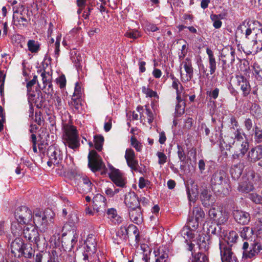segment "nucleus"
Instances as JSON below:
<instances>
[{
    "label": "nucleus",
    "mask_w": 262,
    "mask_h": 262,
    "mask_svg": "<svg viewBox=\"0 0 262 262\" xmlns=\"http://www.w3.org/2000/svg\"><path fill=\"white\" fill-rule=\"evenodd\" d=\"M193 216L194 218L200 220L204 216V213L200 208L195 207L193 210Z\"/></svg>",
    "instance_id": "09e8293b"
},
{
    "label": "nucleus",
    "mask_w": 262,
    "mask_h": 262,
    "mask_svg": "<svg viewBox=\"0 0 262 262\" xmlns=\"http://www.w3.org/2000/svg\"><path fill=\"white\" fill-rule=\"evenodd\" d=\"M63 140L65 145L73 149L77 148L80 145L76 129L73 126L66 128Z\"/></svg>",
    "instance_id": "39448f33"
},
{
    "label": "nucleus",
    "mask_w": 262,
    "mask_h": 262,
    "mask_svg": "<svg viewBox=\"0 0 262 262\" xmlns=\"http://www.w3.org/2000/svg\"><path fill=\"white\" fill-rule=\"evenodd\" d=\"M142 91L145 95H146V97L158 99V96L157 92L152 90L148 87H146L145 86H142Z\"/></svg>",
    "instance_id": "37998d69"
},
{
    "label": "nucleus",
    "mask_w": 262,
    "mask_h": 262,
    "mask_svg": "<svg viewBox=\"0 0 262 262\" xmlns=\"http://www.w3.org/2000/svg\"><path fill=\"white\" fill-rule=\"evenodd\" d=\"M125 36L127 37L136 39L140 36V33L137 30H131L125 33Z\"/></svg>",
    "instance_id": "5fc2aeb1"
},
{
    "label": "nucleus",
    "mask_w": 262,
    "mask_h": 262,
    "mask_svg": "<svg viewBox=\"0 0 262 262\" xmlns=\"http://www.w3.org/2000/svg\"><path fill=\"white\" fill-rule=\"evenodd\" d=\"M108 170L110 177L114 184L117 186L123 187L125 184V180L119 170L109 165Z\"/></svg>",
    "instance_id": "6e6552de"
},
{
    "label": "nucleus",
    "mask_w": 262,
    "mask_h": 262,
    "mask_svg": "<svg viewBox=\"0 0 262 262\" xmlns=\"http://www.w3.org/2000/svg\"><path fill=\"white\" fill-rule=\"evenodd\" d=\"M183 64H184V68L186 74L185 76H184L181 73V79L183 82H186L190 81L192 78L193 71L191 61L189 58H186L183 62Z\"/></svg>",
    "instance_id": "dca6fc26"
},
{
    "label": "nucleus",
    "mask_w": 262,
    "mask_h": 262,
    "mask_svg": "<svg viewBox=\"0 0 262 262\" xmlns=\"http://www.w3.org/2000/svg\"><path fill=\"white\" fill-rule=\"evenodd\" d=\"M80 182H82L85 187L86 191H90L92 189L93 184L86 176H82L80 178Z\"/></svg>",
    "instance_id": "a18cd8bd"
},
{
    "label": "nucleus",
    "mask_w": 262,
    "mask_h": 262,
    "mask_svg": "<svg viewBox=\"0 0 262 262\" xmlns=\"http://www.w3.org/2000/svg\"><path fill=\"white\" fill-rule=\"evenodd\" d=\"M254 74L258 77L260 79L262 80V70L259 69L258 67L257 68H254Z\"/></svg>",
    "instance_id": "774afa93"
},
{
    "label": "nucleus",
    "mask_w": 262,
    "mask_h": 262,
    "mask_svg": "<svg viewBox=\"0 0 262 262\" xmlns=\"http://www.w3.org/2000/svg\"><path fill=\"white\" fill-rule=\"evenodd\" d=\"M125 202L130 209L139 207V202L135 194H130L129 197L126 196Z\"/></svg>",
    "instance_id": "c756f323"
},
{
    "label": "nucleus",
    "mask_w": 262,
    "mask_h": 262,
    "mask_svg": "<svg viewBox=\"0 0 262 262\" xmlns=\"http://www.w3.org/2000/svg\"><path fill=\"white\" fill-rule=\"evenodd\" d=\"M240 234L241 236L244 239L252 241L253 234V230L249 227H244L241 229Z\"/></svg>",
    "instance_id": "2f4dec72"
},
{
    "label": "nucleus",
    "mask_w": 262,
    "mask_h": 262,
    "mask_svg": "<svg viewBox=\"0 0 262 262\" xmlns=\"http://www.w3.org/2000/svg\"><path fill=\"white\" fill-rule=\"evenodd\" d=\"M23 9V6L22 5H18V6H13L12 7L13 11V16H17L19 14H21V10Z\"/></svg>",
    "instance_id": "13d9d810"
},
{
    "label": "nucleus",
    "mask_w": 262,
    "mask_h": 262,
    "mask_svg": "<svg viewBox=\"0 0 262 262\" xmlns=\"http://www.w3.org/2000/svg\"><path fill=\"white\" fill-rule=\"evenodd\" d=\"M131 145L137 151H141L142 149V145L135 138L132 137L130 139Z\"/></svg>",
    "instance_id": "de8ad7c7"
},
{
    "label": "nucleus",
    "mask_w": 262,
    "mask_h": 262,
    "mask_svg": "<svg viewBox=\"0 0 262 262\" xmlns=\"http://www.w3.org/2000/svg\"><path fill=\"white\" fill-rule=\"evenodd\" d=\"M188 196L191 201H193L198 196L199 190L198 186L193 183L191 185V188L188 186L187 188Z\"/></svg>",
    "instance_id": "7c9ffc66"
},
{
    "label": "nucleus",
    "mask_w": 262,
    "mask_h": 262,
    "mask_svg": "<svg viewBox=\"0 0 262 262\" xmlns=\"http://www.w3.org/2000/svg\"><path fill=\"white\" fill-rule=\"evenodd\" d=\"M238 189L242 192L248 193L254 189L253 182L251 180H244L239 184Z\"/></svg>",
    "instance_id": "c85d7f7f"
},
{
    "label": "nucleus",
    "mask_w": 262,
    "mask_h": 262,
    "mask_svg": "<svg viewBox=\"0 0 262 262\" xmlns=\"http://www.w3.org/2000/svg\"><path fill=\"white\" fill-rule=\"evenodd\" d=\"M245 35L246 38L253 42V47L251 50L246 52L247 54H255L257 52L258 47L259 43L262 49V29H258L255 27V23L252 21L244 22L237 28Z\"/></svg>",
    "instance_id": "f257e3e1"
},
{
    "label": "nucleus",
    "mask_w": 262,
    "mask_h": 262,
    "mask_svg": "<svg viewBox=\"0 0 262 262\" xmlns=\"http://www.w3.org/2000/svg\"><path fill=\"white\" fill-rule=\"evenodd\" d=\"M25 245L23 239L20 237H16L11 243V252L15 257H20L24 253Z\"/></svg>",
    "instance_id": "ddd939ff"
},
{
    "label": "nucleus",
    "mask_w": 262,
    "mask_h": 262,
    "mask_svg": "<svg viewBox=\"0 0 262 262\" xmlns=\"http://www.w3.org/2000/svg\"><path fill=\"white\" fill-rule=\"evenodd\" d=\"M238 238V235L235 231H231L224 235V240L228 245L234 243Z\"/></svg>",
    "instance_id": "72a5a7b5"
},
{
    "label": "nucleus",
    "mask_w": 262,
    "mask_h": 262,
    "mask_svg": "<svg viewBox=\"0 0 262 262\" xmlns=\"http://www.w3.org/2000/svg\"><path fill=\"white\" fill-rule=\"evenodd\" d=\"M28 50L31 53H36L39 49V43L34 40H29L27 42Z\"/></svg>",
    "instance_id": "a19ab883"
},
{
    "label": "nucleus",
    "mask_w": 262,
    "mask_h": 262,
    "mask_svg": "<svg viewBox=\"0 0 262 262\" xmlns=\"http://www.w3.org/2000/svg\"><path fill=\"white\" fill-rule=\"evenodd\" d=\"M130 220L135 223L139 224L142 222V215L140 207L131 209L129 210Z\"/></svg>",
    "instance_id": "b1692460"
},
{
    "label": "nucleus",
    "mask_w": 262,
    "mask_h": 262,
    "mask_svg": "<svg viewBox=\"0 0 262 262\" xmlns=\"http://www.w3.org/2000/svg\"><path fill=\"white\" fill-rule=\"evenodd\" d=\"M220 248L222 262H237V258L234 255L231 249L222 245L221 241L220 243Z\"/></svg>",
    "instance_id": "9b49d317"
},
{
    "label": "nucleus",
    "mask_w": 262,
    "mask_h": 262,
    "mask_svg": "<svg viewBox=\"0 0 262 262\" xmlns=\"http://www.w3.org/2000/svg\"><path fill=\"white\" fill-rule=\"evenodd\" d=\"M55 213L51 210L42 212L36 209L33 214V222L36 227L40 231L45 232L48 227L54 223Z\"/></svg>",
    "instance_id": "7ed1b4c3"
},
{
    "label": "nucleus",
    "mask_w": 262,
    "mask_h": 262,
    "mask_svg": "<svg viewBox=\"0 0 262 262\" xmlns=\"http://www.w3.org/2000/svg\"><path fill=\"white\" fill-rule=\"evenodd\" d=\"M251 249L253 250L254 253L255 252L257 254L260 253L262 251V248L261 245L258 243L254 244L252 245Z\"/></svg>",
    "instance_id": "69168bd1"
},
{
    "label": "nucleus",
    "mask_w": 262,
    "mask_h": 262,
    "mask_svg": "<svg viewBox=\"0 0 262 262\" xmlns=\"http://www.w3.org/2000/svg\"><path fill=\"white\" fill-rule=\"evenodd\" d=\"M171 79L172 80V87L176 91L177 99L178 102L180 103L182 101L183 99L184 98V88L178 79L174 76H172Z\"/></svg>",
    "instance_id": "6ab92c4d"
},
{
    "label": "nucleus",
    "mask_w": 262,
    "mask_h": 262,
    "mask_svg": "<svg viewBox=\"0 0 262 262\" xmlns=\"http://www.w3.org/2000/svg\"><path fill=\"white\" fill-rule=\"evenodd\" d=\"M223 18V16L221 14H211L210 15V19L213 21V26L215 29H219L222 25L221 19Z\"/></svg>",
    "instance_id": "4c0bfd02"
},
{
    "label": "nucleus",
    "mask_w": 262,
    "mask_h": 262,
    "mask_svg": "<svg viewBox=\"0 0 262 262\" xmlns=\"http://www.w3.org/2000/svg\"><path fill=\"white\" fill-rule=\"evenodd\" d=\"M206 53L208 56L210 74L212 75L215 72L216 69V62L215 58L212 51L210 49L208 48L206 49Z\"/></svg>",
    "instance_id": "a878e982"
},
{
    "label": "nucleus",
    "mask_w": 262,
    "mask_h": 262,
    "mask_svg": "<svg viewBox=\"0 0 262 262\" xmlns=\"http://www.w3.org/2000/svg\"><path fill=\"white\" fill-rule=\"evenodd\" d=\"M178 155L180 160L181 161H184L186 159V156L183 149L179 145H178Z\"/></svg>",
    "instance_id": "bf43d9fd"
},
{
    "label": "nucleus",
    "mask_w": 262,
    "mask_h": 262,
    "mask_svg": "<svg viewBox=\"0 0 262 262\" xmlns=\"http://www.w3.org/2000/svg\"><path fill=\"white\" fill-rule=\"evenodd\" d=\"M57 83L59 85L61 89H62L66 86V79L64 75H62L59 76L56 79Z\"/></svg>",
    "instance_id": "6e6d98bb"
},
{
    "label": "nucleus",
    "mask_w": 262,
    "mask_h": 262,
    "mask_svg": "<svg viewBox=\"0 0 262 262\" xmlns=\"http://www.w3.org/2000/svg\"><path fill=\"white\" fill-rule=\"evenodd\" d=\"M230 172L234 179L238 178L242 174L241 170L237 166L232 167L230 170Z\"/></svg>",
    "instance_id": "3c124183"
},
{
    "label": "nucleus",
    "mask_w": 262,
    "mask_h": 262,
    "mask_svg": "<svg viewBox=\"0 0 262 262\" xmlns=\"http://www.w3.org/2000/svg\"><path fill=\"white\" fill-rule=\"evenodd\" d=\"M61 35H58L56 37V40L55 43H53L54 41V39L52 38L51 39L50 42L51 43H53V45L52 46V48H53L54 49V54H55V57L56 58H57L59 54V52H60L59 46H60V40H61Z\"/></svg>",
    "instance_id": "58836bf2"
},
{
    "label": "nucleus",
    "mask_w": 262,
    "mask_h": 262,
    "mask_svg": "<svg viewBox=\"0 0 262 262\" xmlns=\"http://www.w3.org/2000/svg\"><path fill=\"white\" fill-rule=\"evenodd\" d=\"M128 232L129 231H133L134 235L136 236V238L137 239L138 237L139 236V231L137 228V227L134 225H130L127 227Z\"/></svg>",
    "instance_id": "052dcab7"
},
{
    "label": "nucleus",
    "mask_w": 262,
    "mask_h": 262,
    "mask_svg": "<svg viewBox=\"0 0 262 262\" xmlns=\"http://www.w3.org/2000/svg\"><path fill=\"white\" fill-rule=\"evenodd\" d=\"M84 249L89 253H94L96 252V242L95 238L92 234L89 235L85 241Z\"/></svg>",
    "instance_id": "5701e85b"
},
{
    "label": "nucleus",
    "mask_w": 262,
    "mask_h": 262,
    "mask_svg": "<svg viewBox=\"0 0 262 262\" xmlns=\"http://www.w3.org/2000/svg\"><path fill=\"white\" fill-rule=\"evenodd\" d=\"M192 262H208V260L204 254L199 252L194 256Z\"/></svg>",
    "instance_id": "49530a36"
},
{
    "label": "nucleus",
    "mask_w": 262,
    "mask_h": 262,
    "mask_svg": "<svg viewBox=\"0 0 262 262\" xmlns=\"http://www.w3.org/2000/svg\"><path fill=\"white\" fill-rule=\"evenodd\" d=\"M233 145L234 150L233 157L234 159L243 157L246 153L249 148V143L247 141L235 142Z\"/></svg>",
    "instance_id": "f8f14e48"
},
{
    "label": "nucleus",
    "mask_w": 262,
    "mask_h": 262,
    "mask_svg": "<svg viewBox=\"0 0 262 262\" xmlns=\"http://www.w3.org/2000/svg\"><path fill=\"white\" fill-rule=\"evenodd\" d=\"M15 221L11 224V231L14 236H19L22 230V225H27L32 221V211L26 206L18 208L15 212Z\"/></svg>",
    "instance_id": "f03ea898"
},
{
    "label": "nucleus",
    "mask_w": 262,
    "mask_h": 262,
    "mask_svg": "<svg viewBox=\"0 0 262 262\" xmlns=\"http://www.w3.org/2000/svg\"><path fill=\"white\" fill-rule=\"evenodd\" d=\"M44 256L47 262H59L57 252L55 250L45 252Z\"/></svg>",
    "instance_id": "c9c22d12"
},
{
    "label": "nucleus",
    "mask_w": 262,
    "mask_h": 262,
    "mask_svg": "<svg viewBox=\"0 0 262 262\" xmlns=\"http://www.w3.org/2000/svg\"><path fill=\"white\" fill-rule=\"evenodd\" d=\"M24 235L25 238L32 243L37 244L39 241V234L35 226L31 224L26 225L24 229Z\"/></svg>",
    "instance_id": "1a4fd4ad"
},
{
    "label": "nucleus",
    "mask_w": 262,
    "mask_h": 262,
    "mask_svg": "<svg viewBox=\"0 0 262 262\" xmlns=\"http://www.w3.org/2000/svg\"><path fill=\"white\" fill-rule=\"evenodd\" d=\"M137 111L140 115L141 122H145V119L147 118L148 122L150 124L154 120V115L149 108H144L143 106H138Z\"/></svg>",
    "instance_id": "412c9836"
},
{
    "label": "nucleus",
    "mask_w": 262,
    "mask_h": 262,
    "mask_svg": "<svg viewBox=\"0 0 262 262\" xmlns=\"http://www.w3.org/2000/svg\"><path fill=\"white\" fill-rule=\"evenodd\" d=\"M49 160L48 165L51 167L53 165H58L62 161V155L59 149L50 147L48 150Z\"/></svg>",
    "instance_id": "9d476101"
},
{
    "label": "nucleus",
    "mask_w": 262,
    "mask_h": 262,
    "mask_svg": "<svg viewBox=\"0 0 262 262\" xmlns=\"http://www.w3.org/2000/svg\"><path fill=\"white\" fill-rule=\"evenodd\" d=\"M128 233L127 228L125 226L120 227L114 237V242L117 244H121L127 238Z\"/></svg>",
    "instance_id": "4be33fe9"
},
{
    "label": "nucleus",
    "mask_w": 262,
    "mask_h": 262,
    "mask_svg": "<svg viewBox=\"0 0 262 262\" xmlns=\"http://www.w3.org/2000/svg\"><path fill=\"white\" fill-rule=\"evenodd\" d=\"M235 221L239 224L247 225L250 221V215L249 213L239 210H235L233 212Z\"/></svg>",
    "instance_id": "a211bd4d"
},
{
    "label": "nucleus",
    "mask_w": 262,
    "mask_h": 262,
    "mask_svg": "<svg viewBox=\"0 0 262 262\" xmlns=\"http://www.w3.org/2000/svg\"><path fill=\"white\" fill-rule=\"evenodd\" d=\"M88 159L89 166L93 172H96L105 168V165L102 158L95 150H91L90 151Z\"/></svg>",
    "instance_id": "0eeeda50"
},
{
    "label": "nucleus",
    "mask_w": 262,
    "mask_h": 262,
    "mask_svg": "<svg viewBox=\"0 0 262 262\" xmlns=\"http://www.w3.org/2000/svg\"><path fill=\"white\" fill-rule=\"evenodd\" d=\"M255 139L257 143L262 142V130L257 126L255 127Z\"/></svg>",
    "instance_id": "603ef678"
},
{
    "label": "nucleus",
    "mask_w": 262,
    "mask_h": 262,
    "mask_svg": "<svg viewBox=\"0 0 262 262\" xmlns=\"http://www.w3.org/2000/svg\"><path fill=\"white\" fill-rule=\"evenodd\" d=\"M262 158V146H257L252 148L248 152V160L251 162H255Z\"/></svg>",
    "instance_id": "aec40b11"
},
{
    "label": "nucleus",
    "mask_w": 262,
    "mask_h": 262,
    "mask_svg": "<svg viewBox=\"0 0 262 262\" xmlns=\"http://www.w3.org/2000/svg\"><path fill=\"white\" fill-rule=\"evenodd\" d=\"M157 156L158 157V163L160 165H163L167 161V156L162 152L158 151L157 153Z\"/></svg>",
    "instance_id": "864d4df0"
},
{
    "label": "nucleus",
    "mask_w": 262,
    "mask_h": 262,
    "mask_svg": "<svg viewBox=\"0 0 262 262\" xmlns=\"http://www.w3.org/2000/svg\"><path fill=\"white\" fill-rule=\"evenodd\" d=\"M199 220L194 218L193 216L189 217L186 226L190 228L191 230H196L199 226Z\"/></svg>",
    "instance_id": "79ce46f5"
},
{
    "label": "nucleus",
    "mask_w": 262,
    "mask_h": 262,
    "mask_svg": "<svg viewBox=\"0 0 262 262\" xmlns=\"http://www.w3.org/2000/svg\"><path fill=\"white\" fill-rule=\"evenodd\" d=\"M211 193L206 187H202L201 192L200 199L202 203L205 205H209L211 200Z\"/></svg>",
    "instance_id": "cd10ccee"
},
{
    "label": "nucleus",
    "mask_w": 262,
    "mask_h": 262,
    "mask_svg": "<svg viewBox=\"0 0 262 262\" xmlns=\"http://www.w3.org/2000/svg\"><path fill=\"white\" fill-rule=\"evenodd\" d=\"M182 235L186 240L192 239L193 241H195V237L200 236L197 230H191L186 226L182 230Z\"/></svg>",
    "instance_id": "393cba45"
},
{
    "label": "nucleus",
    "mask_w": 262,
    "mask_h": 262,
    "mask_svg": "<svg viewBox=\"0 0 262 262\" xmlns=\"http://www.w3.org/2000/svg\"><path fill=\"white\" fill-rule=\"evenodd\" d=\"M199 236V238H198L197 236L195 238V241L197 242L199 248L204 250H207L210 245L209 236L206 234H200Z\"/></svg>",
    "instance_id": "bb28decb"
},
{
    "label": "nucleus",
    "mask_w": 262,
    "mask_h": 262,
    "mask_svg": "<svg viewBox=\"0 0 262 262\" xmlns=\"http://www.w3.org/2000/svg\"><path fill=\"white\" fill-rule=\"evenodd\" d=\"M249 199L254 203L256 204H261L262 203V197L256 194L251 193L249 195Z\"/></svg>",
    "instance_id": "8fccbe9b"
},
{
    "label": "nucleus",
    "mask_w": 262,
    "mask_h": 262,
    "mask_svg": "<svg viewBox=\"0 0 262 262\" xmlns=\"http://www.w3.org/2000/svg\"><path fill=\"white\" fill-rule=\"evenodd\" d=\"M155 253V256L157 257L156 262H165L166 261L168 254L164 251L163 247H160Z\"/></svg>",
    "instance_id": "f704fd0d"
},
{
    "label": "nucleus",
    "mask_w": 262,
    "mask_h": 262,
    "mask_svg": "<svg viewBox=\"0 0 262 262\" xmlns=\"http://www.w3.org/2000/svg\"><path fill=\"white\" fill-rule=\"evenodd\" d=\"M93 202L94 207L98 208L99 207L104 205L105 198L103 195L100 194H97L94 196L93 199Z\"/></svg>",
    "instance_id": "e433bc0d"
},
{
    "label": "nucleus",
    "mask_w": 262,
    "mask_h": 262,
    "mask_svg": "<svg viewBox=\"0 0 262 262\" xmlns=\"http://www.w3.org/2000/svg\"><path fill=\"white\" fill-rule=\"evenodd\" d=\"M235 78L237 85L243 92V96H248L251 91V86L248 79L242 75H237Z\"/></svg>",
    "instance_id": "4468645a"
},
{
    "label": "nucleus",
    "mask_w": 262,
    "mask_h": 262,
    "mask_svg": "<svg viewBox=\"0 0 262 262\" xmlns=\"http://www.w3.org/2000/svg\"><path fill=\"white\" fill-rule=\"evenodd\" d=\"M208 215L210 219L217 225L224 224L229 218L228 212L220 207H213L210 208L208 211Z\"/></svg>",
    "instance_id": "423d86ee"
},
{
    "label": "nucleus",
    "mask_w": 262,
    "mask_h": 262,
    "mask_svg": "<svg viewBox=\"0 0 262 262\" xmlns=\"http://www.w3.org/2000/svg\"><path fill=\"white\" fill-rule=\"evenodd\" d=\"M106 121L104 128L106 132H108L112 127V119L111 117H107Z\"/></svg>",
    "instance_id": "680f3d73"
},
{
    "label": "nucleus",
    "mask_w": 262,
    "mask_h": 262,
    "mask_svg": "<svg viewBox=\"0 0 262 262\" xmlns=\"http://www.w3.org/2000/svg\"><path fill=\"white\" fill-rule=\"evenodd\" d=\"M107 214L108 217L114 224H119L121 222V217L118 215L117 211L113 208L108 209Z\"/></svg>",
    "instance_id": "473e14b6"
},
{
    "label": "nucleus",
    "mask_w": 262,
    "mask_h": 262,
    "mask_svg": "<svg viewBox=\"0 0 262 262\" xmlns=\"http://www.w3.org/2000/svg\"><path fill=\"white\" fill-rule=\"evenodd\" d=\"M211 185L212 189L219 193L226 194L227 190H225L228 186L226 182V174L224 171L217 170L214 172L211 179Z\"/></svg>",
    "instance_id": "20e7f679"
},
{
    "label": "nucleus",
    "mask_w": 262,
    "mask_h": 262,
    "mask_svg": "<svg viewBox=\"0 0 262 262\" xmlns=\"http://www.w3.org/2000/svg\"><path fill=\"white\" fill-rule=\"evenodd\" d=\"M41 77L44 85L43 88L44 92L46 94L52 95L54 91L52 84V75L49 72L44 71L41 73Z\"/></svg>",
    "instance_id": "2eb2a0df"
},
{
    "label": "nucleus",
    "mask_w": 262,
    "mask_h": 262,
    "mask_svg": "<svg viewBox=\"0 0 262 262\" xmlns=\"http://www.w3.org/2000/svg\"><path fill=\"white\" fill-rule=\"evenodd\" d=\"M94 141L95 148L99 151L101 150L104 142V138L102 136H95Z\"/></svg>",
    "instance_id": "c03bdc74"
},
{
    "label": "nucleus",
    "mask_w": 262,
    "mask_h": 262,
    "mask_svg": "<svg viewBox=\"0 0 262 262\" xmlns=\"http://www.w3.org/2000/svg\"><path fill=\"white\" fill-rule=\"evenodd\" d=\"M13 19L14 24L19 27L25 26L27 23V19L23 15L22 13L17 16H13Z\"/></svg>",
    "instance_id": "ea45409f"
},
{
    "label": "nucleus",
    "mask_w": 262,
    "mask_h": 262,
    "mask_svg": "<svg viewBox=\"0 0 262 262\" xmlns=\"http://www.w3.org/2000/svg\"><path fill=\"white\" fill-rule=\"evenodd\" d=\"M31 142H32L33 144V150L34 152H37V147L36 146V137L35 134H32L31 135Z\"/></svg>",
    "instance_id": "0e129e2a"
},
{
    "label": "nucleus",
    "mask_w": 262,
    "mask_h": 262,
    "mask_svg": "<svg viewBox=\"0 0 262 262\" xmlns=\"http://www.w3.org/2000/svg\"><path fill=\"white\" fill-rule=\"evenodd\" d=\"M185 111V106H182L180 104H178L176 106V114L180 116L182 115Z\"/></svg>",
    "instance_id": "e2e57ef3"
},
{
    "label": "nucleus",
    "mask_w": 262,
    "mask_h": 262,
    "mask_svg": "<svg viewBox=\"0 0 262 262\" xmlns=\"http://www.w3.org/2000/svg\"><path fill=\"white\" fill-rule=\"evenodd\" d=\"M234 138L235 140L233 141V144H234L235 142H244L245 141H246V140H244V138L242 135H241L240 130L237 128L236 129V130L235 132Z\"/></svg>",
    "instance_id": "4d7b16f0"
},
{
    "label": "nucleus",
    "mask_w": 262,
    "mask_h": 262,
    "mask_svg": "<svg viewBox=\"0 0 262 262\" xmlns=\"http://www.w3.org/2000/svg\"><path fill=\"white\" fill-rule=\"evenodd\" d=\"M74 54H73V52H72L71 53L72 60L73 61V62H74L76 64L80 63V61L81 60V57L79 56H77V55L75 53V52H74Z\"/></svg>",
    "instance_id": "338daca9"
},
{
    "label": "nucleus",
    "mask_w": 262,
    "mask_h": 262,
    "mask_svg": "<svg viewBox=\"0 0 262 262\" xmlns=\"http://www.w3.org/2000/svg\"><path fill=\"white\" fill-rule=\"evenodd\" d=\"M125 158L128 166L132 170H137L138 162L136 160L134 151L131 148H127L125 151Z\"/></svg>",
    "instance_id": "f3484780"
}]
</instances>
